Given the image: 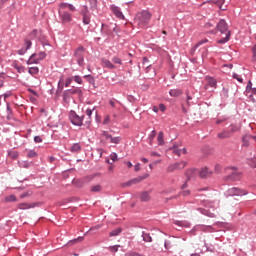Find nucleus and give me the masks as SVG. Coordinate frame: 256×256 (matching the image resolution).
Here are the masks:
<instances>
[{"instance_id": "nucleus-1", "label": "nucleus", "mask_w": 256, "mask_h": 256, "mask_svg": "<svg viewBox=\"0 0 256 256\" xmlns=\"http://www.w3.org/2000/svg\"><path fill=\"white\" fill-rule=\"evenodd\" d=\"M151 21V14L148 11L138 12L136 14V22L141 29H145Z\"/></svg>"}, {"instance_id": "nucleus-2", "label": "nucleus", "mask_w": 256, "mask_h": 256, "mask_svg": "<svg viewBox=\"0 0 256 256\" xmlns=\"http://www.w3.org/2000/svg\"><path fill=\"white\" fill-rule=\"evenodd\" d=\"M217 29L218 31H220V33H222V35H225L224 38L218 40V43H227L231 35L229 28H227V22H225V20H220V22L217 25Z\"/></svg>"}, {"instance_id": "nucleus-3", "label": "nucleus", "mask_w": 256, "mask_h": 256, "mask_svg": "<svg viewBox=\"0 0 256 256\" xmlns=\"http://www.w3.org/2000/svg\"><path fill=\"white\" fill-rule=\"evenodd\" d=\"M100 139H101V141H104L105 143H107V141H109V143H114L115 145H118V143H120V141H121L120 137H113L107 131H102V133L100 134Z\"/></svg>"}, {"instance_id": "nucleus-4", "label": "nucleus", "mask_w": 256, "mask_h": 256, "mask_svg": "<svg viewBox=\"0 0 256 256\" xmlns=\"http://www.w3.org/2000/svg\"><path fill=\"white\" fill-rule=\"evenodd\" d=\"M47 57V54L45 52H40L38 54L34 53L30 56V58L27 61V65H33L39 63V61H43Z\"/></svg>"}, {"instance_id": "nucleus-5", "label": "nucleus", "mask_w": 256, "mask_h": 256, "mask_svg": "<svg viewBox=\"0 0 256 256\" xmlns=\"http://www.w3.org/2000/svg\"><path fill=\"white\" fill-rule=\"evenodd\" d=\"M187 167V161L175 162L174 164H170L167 167L168 173H173L174 171H181V169H185Z\"/></svg>"}, {"instance_id": "nucleus-6", "label": "nucleus", "mask_w": 256, "mask_h": 256, "mask_svg": "<svg viewBox=\"0 0 256 256\" xmlns=\"http://www.w3.org/2000/svg\"><path fill=\"white\" fill-rule=\"evenodd\" d=\"M174 155L177 157H181L182 155H187V148H182L179 144H174L173 147L170 148Z\"/></svg>"}, {"instance_id": "nucleus-7", "label": "nucleus", "mask_w": 256, "mask_h": 256, "mask_svg": "<svg viewBox=\"0 0 256 256\" xmlns=\"http://www.w3.org/2000/svg\"><path fill=\"white\" fill-rule=\"evenodd\" d=\"M227 193L230 197H234L235 195L237 197H242V195H247L246 190L235 188V187L228 189Z\"/></svg>"}, {"instance_id": "nucleus-8", "label": "nucleus", "mask_w": 256, "mask_h": 256, "mask_svg": "<svg viewBox=\"0 0 256 256\" xmlns=\"http://www.w3.org/2000/svg\"><path fill=\"white\" fill-rule=\"evenodd\" d=\"M85 49L83 47H79L76 51H75V57L77 59V63L80 67H83V64H84V56H83V53H84Z\"/></svg>"}, {"instance_id": "nucleus-9", "label": "nucleus", "mask_w": 256, "mask_h": 256, "mask_svg": "<svg viewBox=\"0 0 256 256\" xmlns=\"http://www.w3.org/2000/svg\"><path fill=\"white\" fill-rule=\"evenodd\" d=\"M70 121L73 123V125L81 126L83 125V117H80L75 112H70Z\"/></svg>"}, {"instance_id": "nucleus-10", "label": "nucleus", "mask_w": 256, "mask_h": 256, "mask_svg": "<svg viewBox=\"0 0 256 256\" xmlns=\"http://www.w3.org/2000/svg\"><path fill=\"white\" fill-rule=\"evenodd\" d=\"M60 19L62 23L65 25V23H71L73 21V17L71 16V13L66 11H59Z\"/></svg>"}, {"instance_id": "nucleus-11", "label": "nucleus", "mask_w": 256, "mask_h": 256, "mask_svg": "<svg viewBox=\"0 0 256 256\" xmlns=\"http://www.w3.org/2000/svg\"><path fill=\"white\" fill-rule=\"evenodd\" d=\"M145 179H149V174H144L143 176L133 178L132 180L128 181L126 185L131 187V185H137L138 183H141V181H145Z\"/></svg>"}, {"instance_id": "nucleus-12", "label": "nucleus", "mask_w": 256, "mask_h": 256, "mask_svg": "<svg viewBox=\"0 0 256 256\" xmlns=\"http://www.w3.org/2000/svg\"><path fill=\"white\" fill-rule=\"evenodd\" d=\"M206 85L204 86V89H209V87H213L214 89H217V80L215 78L207 76L205 78Z\"/></svg>"}, {"instance_id": "nucleus-13", "label": "nucleus", "mask_w": 256, "mask_h": 256, "mask_svg": "<svg viewBox=\"0 0 256 256\" xmlns=\"http://www.w3.org/2000/svg\"><path fill=\"white\" fill-rule=\"evenodd\" d=\"M101 65L102 67H104V69H117V67L115 66V64H113L109 59L107 58H102L101 59Z\"/></svg>"}, {"instance_id": "nucleus-14", "label": "nucleus", "mask_w": 256, "mask_h": 256, "mask_svg": "<svg viewBox=\"0 0 256 256\" xmlns=\"http://www.w3.org/2000/svg\"><path fill=\"white\" fill-rule=\"evenodd\" d=\"M211 175H213V172L209 170V168H202L199 171V177H201V179H207V177H211Z\"/></svg>"}, {"instance_id": "nucleus-15", "label": "nucleus", "mask_w": 256, "mask_h": 256, "mask_svg": "<svg viewBox=\"0 0 256 256\" xmlns=\"http://www.w3.org/2000/svg\"><path fill=\"white\" fill-rule=\"evenodd\" d=\"M82 16L84 25H89L91 23V14H89V10H87V8L82 11Z\"/></svg>"}, {"instance_id": "nucleus-16", "label": "nucleus", "mask_w": 256, "mask_h": 256, "mask_svg": "<svg viewBox=\"0 0 256 256\" xmlns=\"http://www.w3.org/2000/svg\"><path fill=\"white\" fill-rule=\"evenodd\" d=\"M111 11L112 13H114L115 17H117L118 19H125V15H123V12H121V9H119V7L112 6Z\"/></svg>"}, {"instance_id": "nucleus-17", "label": "nucleus", "mask_w": 256, "mask_h": 256, "mask_svg": "<svg viewBox=\"0 0 256 256\" xmlns=\"http://www.w3.org/2000/svg\"><path fill=\"white\" fill-rule=\"evenodd\" d=\"M169 95L170 97H181V95H183V90L181 89H171L169 91Z\"/></svg>"}, {"instance_id": "nucleus-18", "label": "nucleus", "mask_w": 256, "mask_h": 256, "mask_svg": "<svg viewBox=\"0 0 256 256\" xmlns=\"http://www.w3.org/2000/svg\"><path fill=\"white\" fill-rule=\"evenodd\" d=\"M218 139H229L231 137V131L224 130L223 132H220L217 134Z\"/></svg>"}, {"instance_id": "nucleus-19", "label": "nucleus", "mask_w": 256, "mask_h": 256, "mask_svg": "<svg viewBox=\"0 0 256 256\" xmlns=\"http://www.w3.org/2000/svg\"><path fill=\"white\" fill-rule=\"evenodd\" d=\"M37 204L35 203H32V204H29V203H20L18 205V209H22V210H25V209H33V207H35Z\"/></svg>"}, {"instance_id": "nucleus-20", "label": "nucleus", "mask_w": 256, "mask_h": 256, "mask_svg": "<svg viewBox=\"0 0 256 256\" xmlns=\"http://www.w3.org/2000/svg\"><path fill=\"white\" fill-rule=\"evenodd\" d=\"M198 211H200V213H202V215H206V217H217V215H215V213L210 212L209 210L203 209V208H198Z\"/></svg>"}, {"instance_id": "nucleus-21", "label": "nucleus", "mask_w": 256, "mask_h": 256, "mask_svg": "<svg viewBox=\"0 0 256 256\" xmlns=\"http://www.w3.org/2000/svg\"><path fill=\"white\" fill-rule=\"evenodd\" d=\"M252 136L249 134H246L245 136H243L242 138V145L243 147H249V142L251 141Z\"/></svg>"}, {"instance_id": "nucleus-22", "label": "nucleus", "mask_w": 256, "mask_h": 256, "mask_svg": "<svg viewBox=\"0 0 256 256\" xmlns=\"http://www.w3.org/2000/svg\"><path fill=\"white\" fill-rule=\"evenodd\" d=\"M98 175L99 174H92V175L85 176L84 178H82V183H91V181H93L95 177H97Z\"/></svg>"}, {"instance_id": "nucleus-23", "label": "nucleus", "mask_w": 256, "mask_h": 256, "mask_svg": "<svg viewBox=\"0 0 256 256\" xmlns=\"http://www.w3.org/2000/svg\"><path fill=\"white\" fill-rule=\"evenodd\" d=\"M141 201L147 202L151 200V195H149V192H142L140 195Z\"/></svg>"}, {"instance_id": "nucleus-24", "label": "nucleus", "mask_w": 256, "mask_h": 256, "mask_svg": "<svg viewBox=\"0 0 256 256\" xmlns=\"http://www.w3.org/2000/svg\"><path fill=\"white\" fill-rule=\"evenodd\" d=\"M164 137H165V134L162 131L159 132L157 137L158 145H165Z\"/></svg>"}, {"instance_id": "nucleus-25", "label": "nucleus", "mask_w": 256, "mask_h": 256, "mask_svg": "<svg viewBox=\"0 0 256 256\" xmlns=\"http://www.w3.org/2000/svg\"><path fill=\"white\" fill-rule=\"evenodd\" d=\"M202 205H204V207L213 209V207H215V202L211 201V200H204L202 202Z\"/></svg>"}, {"instance_id": "nucleus-26", "label": "nucleus", "mask_w": 256, "mask_h": 256, "mask_svg": "<svg viewBox=\"0 0 256 256\" xmlns=\"http://www.w3.org/2000/svg\"><path fill=\"white\" fill-rule=\"evenodd\" d=\"M70 151L72 153H79V151H81V145H79L78 143L73 144L72 147L70 148Z\"/></svg>"}, {"instance_id": "nucleus-27", "label": "nucleus", "mask_w": 256, "mask_h": 256, "mask_svg": "<svg viewBox=\"0 0 256 256\" xmlns=\"http://www.w3.org/2000/svg\"><path fill=\"white\" fill-rule=\"evenodd\" d=\"M231 175L229 176V179H231V181H235V179H237V177L239 176V173H237V171L233 170V169H229Z\"/></svg>"}, {"instance_id": "nucleus-28", "label": "nucleus", "mask_w": 256, "mask_h": 256, "mask_svg": "<svg viewBox=\"0 0 256 256\" xmlns=\"http://www.w3.org/2000/svg\"><path fill=\"white\" fill-rule=\"evenodd\" d=\"M239 129H241V126L236 125V124H232L230 126V133H231V135H233V133H237V131H239Z\"/></svg>"}, {"instance_id": "nucleus-29", "label": "nucleus", "mask_w": 256, "mask_h": 256, "mask_svg": "<svg viewBox=\"0 0 256 256\" xmlns=\"http://www.w3.org/2000/svg\"><path fill=\"white\" fill-rule=\"evenodd\" d=\"M8 156L11 158V159H17V157H19V152L15 151V150H10L8 152Z\"/></svg>"}, {"instance_id": "nucleus-30", "label": "nucleus", "mask_w": 256, "mask_h": 256, "mask_svg": "<svg viewBox=\"0 0 256 256\" xmlns=\"http://www.w3.org/2000/svg\"><path fill=\"white\" fill-rule=\"evenodd\" d=\"M142 237H143V241H145L146 243H151V241H153V238H151V235L147 233H143Z\"/></svg>"}, {"instance_id": "nucleus-31", "label": "nucleus", "mask_w": 256, "mask_h": 256, "mask_svg": "<svg viewBox=\"0 0 256 256\" xmlns=\"http://www.w3.org/2000/svg\"><path fill=\"white\" fill-rule=\"evenodd\" d=\"M103 189V187L101 185H94L91 188V192L92 193H99L101 190Z\"/></svg>"}, {"instance_id": "nucleus-32", "label": "nucleus", "mask_w": 256, "mask_h": 256, "mask_svg": "<svg viewBox=\"0 0 256 256\" xmlns=\"http://www.w3.org/2000/svg\"><path fill=\"white\" fill-rule=\"evenodd\" d=\"M122 229L121 228H117L113 231L110 232V237H117V235H120Z\"/></svg>"}, {"instance_id": "nucleus-33", "label": "nucleus", "mask_w": 256, "mask_h": 256, "mask_svg": "<svg viewBox=\"0 0 256 256\" xmlns=\"http://www.w3.org/2000/svg\"><path fill=\"white\" fill-rule=\"evenodd\" d=\"M28 73H30V75H37V73H39V68L38 67H30L28 70Z\"/></svg>"}, {"instance_id": "nucleus-34", "label": "nucleus", "mask_w": 256, "mask_h": 256, "mask_svg": "<svg viewBox=\"0 0 256 256\" xmlns=\"http://www.w3.org/2000/svg\"><path fill=\"white\" fill-rule=\"evenodd\" d=\"M223 3H225V0H218V1L216 2V5L219 6V9H221V11H225V9H227L226 6H223Z\"/></svg>"}, {"instance_id": "nucleus-35", "label": "nucleus", "mask_w": 256, "mask_h": 256, "mask_svg": "<svg viewBox=\"0 0 256 256\" xmlns=\"http://www.w3.org/2000/svg\"><path fill=\"white\" fill-rule=\"evenodd\" d=\"M157 135V132L155 130H153L150 135H149V141H150V145H153V139H155Z\"/></svg>"}, {"instance_id": "nucleus-36", "label": "nucleus", "mask_w": 256, "mask_h": 256, "mask_svg": "<svg viewBox=\"0 0 256 256\" xmlns=\"http://www.w3.org/2000/svg\"><path fill=\"white\" fill-rule=\"evenodd\" d=\"M112 62L114 63V65H123V62L121 61V58L119 57H113Z\"/></svg>"}, {"instance_id": "nucleus-37", "label": "nucleus", "mask_w": 256, "mask_h": 256, "mask_svg": "<svg viewBox=\"0 0 256 256\" xmlns=\"http://www.w3.org/2000/svg\"><path fill=\"white\" fill-rule=\"evenodd\" d=\"M27 157H29L30 159H33L37 157V152H35L34 150H30L27 154Z\"/></svg>"}, {"instance_id": "nucleus-38", "label": "nucleus", "mask_w": 256, "mask_h": 256, "mask_svg": "<svg viewBox=\"0 0 256 256\" xmlns=\"http://www.w3.org/2000/svg\"><path fill=\"white\" fill-rule=\"evenodd\" d=\"M31 45H32V43H31V41L30 40H25V43H24V49L26 50V51H28V49H31Z\"/></svg>"}, {"instance_id": "nucleus-39", "label": "nucleus", "mask_w": 256, "mask_h": 256, "mask_svg": "<svg viewBox=\"0 0 256 256\" xmlns=\"http://www.w3.org/2000/svg\"><path fill=\"white\" fill-rule=\"evenodd\" d=\"M80 241H83V237H78V238H76L74 240H71L69 242V245H75V243H79Z\"/></svg>"}, {"instance_id": "nucleus-40", "label": "nucleus", "mask_w": 256, "mask_h": 256, "mask_svg": "<svg viewBox=\"0 0 256 256\" xmlns=\"http://www.w3.org/2000/svg\"><path fill=\"white\" fill-rule=\"evenodd\" d=\"M74 81H75V83H78L79 85H81V83H83V79L79 75L74 76Z\"/></svg>"}, {"instance_id": "nucleus-41", "label": "nucleus", "mask_w": 256, "mask_h": 256, "mask_svg": "<svg viewBox=\"0 0 256 256\" xmlns=\"http://www.w3.org/2000/svg\"><path fill=\"white\" fill-rule=\"evenodd\" d=\"M6 201H8V202L17 201V197H15V195H10V196L6 197Z\"/></svg>"}, {"instance_id": "nucleus-42", "label": "nucleus", "mask_w": 256, "mask_h": 256, "mask_svg": "<svg viewBox=\"0 0 256 256\" xmlns=\"http://www.w3.org/2000/svg\"><path fill=\"white\" fill-rule=\"evenodd\" d=\"M110 159L112 160L113 163H115V161L118 160L117 153L113 152L112 154H110Z\"/></svg>"}, {"instance_id": "nucleus-43", "label": "nucleus", "mask_w": 256, "mask_h": 256, "mask_svg": "<svg viewBox=\"0 0 256 256\" xmlns=\"http://www.w3.org/2000/svg\"><path fill=\"white\" fill-rule=\"evenodd\" d=\"M110 122H111V117L105 116L104 121H103V125H109Z\"/></svg>"}, {"instance_id": "nucleus-44", "label": "nucleus", "mask_w": 256, "mask_h": 256, "mask_svg": "<svg viewBox=\"0 0 256 256\" xmlns=\"http://www.w3.org/2000/svg\"><path fill=\"white\" fill-rule=\"evenodd\" d=\"M249 165L251 167H256V157H254L251 160H249Z\"/></svg>"}, {"instance_id": "nucleus-45", "label": "nucleus", "mask_w": 256, "mask_h": 256, "mask_svg": "<svg viewBox=\"0 0 256 256\" xmlns=\"http://www.w3.org/2000/svg\"><path fill=\"white\" fill-rule=\"evenodd\" d=\"M71 83H73V78H68L65 81V87H69L71 85Z\"/></svg>"}, {"instance_id": "nucleus-46", "label": "nucleus", "mask_w": 256, "mask_h": 256, "mask_svg": "<svg viewBox=\"0 0 256 256\" xmlns=\"http://www.w3.org/2000/svg\"><path fill=\"white\" fill-rule=\"evenodd\" d=\"M15 68L17 69L18 73H24L25 72V67H23V66H16Z\"/></svg>"}, {"instance_id": "nucleus-47", "label": "nucleus", "mask_w": 256, "mask_h": 256, "mask_svg": "<svg viewBox=\"0 0 256 256\" xmlns=\"http://www.w3.org/2000/svg\"><path fill=\"white\" fill-rule=\"evenodd\" d=\"M93 111H95V108H93V109H87V110H86V115H87V117H91V115H93Z\"/></svg>"}, {"instance_id": "nucleus-48", "label": "nucleus", "mask_w": 256, "mask_h": 256, "mask_svg": "<svg viewBox=\"0 0 256 256\" xmlns=\"http://www.w3.org/2000/svg\"><path fill=\"white\" fill-rule=\"evenodd\" d=\"M233 78L237 79V81H239V83H243V78L239 77L238 74H233Z\"/></svg>"}, {"instance_id": "nucleus-49", "label": "nucleus", "mask_w": 256, "mask_h": 256, "mask_svg": "<svg viewBox=\"0 0 256 256\" xmlns=\"http://www.w3.org/2000/svg\"><path fill=\"white\" fill-rule=\"evenodd\" d=\"M159 109L160 111H162V113H165V111H167V107L164 104H160Z\"/></svg>"}, {"instance_id": "nucleus-50", "label": "nucleus", "mask_w": 256, "mask_h": 256, "mask_svg": "<svg viewBox=\"0 0 256 256\" xmlns=\"http://www.w3.org/2000/svg\"><path fill=\"white\" fill-rule=\"evenodd\" d=\"M21 165H22V167H24L25 169H29V167H31V163H29V162H23Z\"/></svg>"}, {"instance_id": "nucleus-51", "label": "nucleus", "mask_w": 256, "mask_h": 256, "mask_svg": "<svg viewBox=\"0 0 256 256\" xmlns=\"http://www.w3.org/2000/svg\"><path fill=\"white\" fill-rule=\"evenodd\" d=\"M192 100H193V97H191L189 94H187L186 103H187L188 106L191 105V102H190V101H192Z\"/></svg>"}, {"instance_id": "nucleus-52", "label": "nucleus", "mask_w": 256, "mask_h": 256, "mask_svg": "<svg viewBox=\"0 0 256 256\" xmlns=\"http://www.w3.org/2000/svg\"><path fill=\"white\" fill-rule=\"evenodd\" d=\"M253 61H256V45L252 48Z\"/></svg>"}, {"instance_id": "nucleus-53", "label": "nucleus", "mask_w": 256, "mask_h": 256, "mask_svg": "<svg viewBox=\"0 0 256 256\" xmlns=\"http://www.w3.org/2000/svg\"><path fill=\"white\" fill-rule=\"evenodd\" d=\"M26 53H27V50L25 48L18 50L19 55H25Z\"/></svg>"}, {"instance_id": "nucleus-54", "label": "nucleus", "mask_w": 256, "mask_h": 256, "mask_svg": "<svg viewBox=\"0 0 256 256\" xmlns=\"http://www.w3.org/2000/svg\"><path fill=\"white\" fill-rule=\"evenodd\" d=\"M110 250L113 251L114 253H117V251H119V246H118V245L112 246V247L110 248Z\"/></svg>"}, {"instance_id": "nucleus-55", "label": "nucleus", "mask_w": 256, "mask_h": 256, "mask_svg": "<svg viewBox=\"0 0 256 256\" xmlns=\"http://www.w3.org/2000/svg\"><path fill=\"white\" fill-rule=\"evenodd\" d=\"M134 171H141V164L140 163H137L135 166H134Z\"/></svg>"}, {"instance_id": "nucleus-56", "label": "nucleus", "mask_w": 256, "mask_h": 256, "mask_svg": "<svg viewBox=\"0 0 256 256\" xmlns=\"http://www.w3.org/2000/svg\"><path fill=\"white\" fill-rule=\"evenodd\" d=\"M35 143H42L43 139H41L39 136L34 137Z\"/></svg>"}, {"instance_id": "nucleus-57", "label": "nucleus", "mask_w": 256, "mask_h": 256, "mask_svg": "<svg viewBox=\"0 0 256 256\" xmlns=\"http://www.w3.org/2000/svg\"><path fill=\"white\" fill-rule=\"evenodd\" d=\"M29 195H31V193L25 192V193H23V194L20 195V198H21V199H25V197H29Z\"/></svg>"}, {"instance_id": "nucleus-58", "label": "nucleus", "mask_w": 256, "mask_h": 256, "mask_svg": "<svg viewBox=\"0 0 256 256\" xmlns=\"http://www.w3.org/2000/svg\"><path fill=\"white\" fill-rule=\"evenodd\" d=\"M68 7H69V4L67 3L60 4V9H67Z\"/></svg>"}, {"instance_id": "nucleus-59", "label": "nucleus", "mask_w": 256, "mask_h": 256, "mask_svg": "<svg viewBox=\"0 0 256 256\" xmlns=\"http://www.w3.org/2000/svg\"><path fill=\"white\" fill-rule=\"evenodd\" d=\"M124 163L128 167V169H131V167H133V163H131V161H126Z\"/></svg>"}, {"instance_id": "nucleus-60", "label": "nucleus", "mask_w": 256, "mask_h": 256, "mask_svg": "<svg viewBox=\"0 0 256 256\" xmlns=\"http://www.w3.org/2000/svg\"><path fill=\"white\" fill-rule=\"evenodd\" d=\"M182 195H183L184 197H187V195H191V191L185 190V191L182 192Z\"/></svg>"}, {"instance_id": "nucleus-61", "label": "nucleus", "mask_w": 256, "mask_h": 256, "mask_svg": "<svg viewBox=\"0 0 256 256\" xmlns=\"http://www.w3.org/2000/svg\"><path fill=\"white\" fill-rule=\"evenodd\" d=\"M203 231H213V227H211V226H205V227L203 228Z\"/></svg>"}, {"instance_id": "nucleus-62", "label": "nucleus", "mask_w": 256, "mask_h": 256, "mask_svg": "<svg viewBox=\"0 0 256 256\" xmlns=\"http://www.w3.org/2000/svg\"><path fill=\"white\" fill-rule=\"evenodd\" d=\"M207 41H208V40L205 39V40H202V41L198 42L197 45H196V47H199V46L203 45V43H207Z\"/></svg>"}, {"instance_id": "nucleus-63", "label": "nucleus", "mask_w": 256, "mask_h": 256, "mask_svg": "<svg viewBox=\"0 0 256 256\" xmlns=\"http://www.w3.org/2000/svg\"><path fill=\"white\" fill-rule=\"evenodd\" d=\"M68 8L70 11H75V6H73V4H68Z\"/></svg>"}, {"instance_id": "nucleus-64", "label": "nucleus", "mask_w": 256, "mask_h": 256, "mask_svg": "<svg viewBox=\"0 0 256 256\" xmlns=\"http://www.w3.org/2000/svg\"><path fill=\"white\" fill-rule=\"evenodd\" d=\"M110 105H111V107H115V101H113V100H110Z\"/></svg>"}]
</instances>
